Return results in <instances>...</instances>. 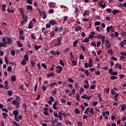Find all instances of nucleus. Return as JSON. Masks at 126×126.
<instances>
[{"instance_id": "33", "label": "nucleus", "mask_w": 126, "mask_h": 126, "mask_svg": "<svg viewBox=\"0 0 126 126\" xmlns=\"http://www.w3.org/2000/svg\"><path fill=\"white\" fill-rule=\"evenodd\" d=\"M59 63L60 65H62V66H64V63H63V60H60L59 61Z\"/></svg>"}, {"instance_id": "20", "label": "nucleus", "mask_w": 126, "mask_h": 126, "mask_svg": "<svg viewBox=\"0 0 126 126\" xmlns=\"http://www.w3.org/2000/svg\"><path fill=\"white\" fill-rule=\"evenodd\" d=\"M49 24H50V25L54 26V25H55L56 24V21L52 20L49 22Z\"/></svg>"}, {"instance_id": "38", "label": "nucleus", "mask_w": 126, "mask_h": 126, "mask_svg": "<svg viewBox=\"0 0 126 126\" xmlns=\"http://www.w3.org/2000/svg\"><path fill=\"white\" fill-rule=\"evenodd\" d=\"M106 11L108 12V13H112V9L111 8H107L106 9Z\"/></svg>"}, {"instance_id": "6", "label": "nucleus", "mask_w": 126, "mask_h": 126, "mask_svg": "<svg viewBox=\"0 0 126 126\" xmlns=\"http://www.w3.org/2000/svg\"><path fill=\"white\" fill-rule=\"evenodd\" d=\"M62 37H58L57 39V43H55L54 46H55V47H58V46H60L61 45H62Z\"/></svg>"}, {"instance_id": "49", "label": "nucleus", "mask_w": 126, "mask_h": 126, "mask_svg": "<svg viewBox=\"0 0 126 126\" xmlns=\"http://www.w3.org/2000/svg\"><path fill=\"white\" fill-rule=\"evenodd\" d=\"M41 66H42V67H44L45 69H47V65H46L45 63H42Z\"/></svg>"}, {"instance_id": "29", "label": "nucleus", "mask_w": 126, "mask_h": 126, "mask_svg": "<svg viewBox=\"0 0 126 126\" xmlns=\"http://www.w3.org/2000/svg\"><path fill=\"white\" fill-rule=\"evenodd\" d=\"M50 37H55V35H56V33H55V32L51 31L50 32Z\"/></svg>"}, {"instance_id": "48", "label": "nucleus", "mask_w": 126, "mask_h": 126, "mask_svg": "<svg viewBox=\"0 0 126 126\" xmlns=\"http://www.w3.org/2000/svg\"><path fill=\"white\" fill-rule=\"evenodd\" d=\"M7 12L9 13H13L14 12V10H9V9L7 8Z\"/></svg>"}, {"instance_id": "64", "label": "nucleus", "mask_w": 126, "mask_h": 126, "mask_svg": "<svg viewBox=\"0 0 126 126\" xmlns=\"http://www.w3.org/2000/svg\"><path fill=\"white\" fill-rule=\"evenodd\" d=\"M121 120H122V121H123V122H125V121L126 120V116H122L121 117Z\"/></svg>"}, {"instance_id": "46", "label": "nucleus", "mask_w": 126, "mask_h": 126, "mask_svg": "<svg viewBox=\"0 0 126 126\" xmlns=\"http://www.w3.org/2000/svg\"><path fill=\"white\" fill-rule=\"evenodd\" d=\"M4 61L6 64H8V60L7 59V58L6 57H4Z\"/></svg>"}, {"instance_id": "16", "label": "nucleus", "mask_w": 126, "mask_h": 126, "mask_svg": "<svg viewBox=\"0 0 126 126\" xmlns=\"http://www.w3.org/2000/svg\"><path fill=\"white\" fill-rule=\"evenodd\" d=\"M19 114V112H18V110H14V111L13 112V115L14 116H15V117L18 116Z\"/></svg>"}, {"instance_id": "17", "label": "nucleus", "mask_w": 126, "mask_h": 126, "mask_svg": "<svg viewBox=\"0 0 126 126\" xmlns=\"http://www.w3.org/2000/svg\"><path fill=\"white\" fill-rule=\"evenodd\" d=\"M33 22L31 21L28 25V28L29 29H32V28H33Z\"/></svg>"}, {"instance_id": "27", "label": "nucleus", "mask_w": 126, "mask_h": 126, "mask_svg": "<svg viewBox=\"0 0 126 126\" xmlns=\"http://www.w3.org/2000/svg\"><path fill=\"white\" fill-rule=\"evenodd\" d=\"M55 85H57V83L53 82L49 85V87H55Z\"/></svg>"}, {"instance_id": "22", "label": "nucleus", "mask_w": 126, "mask_h": 126, "mask_svg": "<svg viewBox=\"0 0 126 126\" xmlns=\"http://www.w3.org/2000/svg\"><path fill=\"white\" fill-rule=\"evenodd\" d=\"M121 111H125L126 109V105L122 104L121 105Z\"/></svg>"}, {"instance_id": "31", "label": "nucleus", "mask_w": 126, "mask_h": 126, "mask_svg": "<svg viewBox=\"0 0 126 126\" xmlns=\"http://www.w3.org/2000/svg\"><path fill=\"white\" fill-rule=\"evenodd\" d=\"M11 81H16V77H15V75H13L11 77Z\"/></svg>"}, {"instance_id": "54", "label": "nucleus", "mask_w": 126, "mask_h": 126, "mask_svg": "<svg viewBox=\"0 0 126 126\" xmlns=\"http://www.w3.org/2000/svg\"><path fill=\"white\" fill-rule=\"evenodd\" d=\"M67 52H69V48H66L65 50L63 51V54L67 53Z\"/></svg>"}, {"instance_id": "8", "label": "nucleus", "mask_w": 126, "mask_h": 126, "mask_svg": "<svg viewBox=\"0 0 126 126\" xmlns=\"http://www.w3.org/2000/svg\"><path fill=\"white\" fill-rule=\"evenodd\" d=\"M39 13L40 14V15H42L43 19H46V18H47V14L45 12L43 11L42 12V13H41V11L39 10Z\"/></svg>"}, {"instance_id": "42", "label": "nucleus", "mask_w": 126, "mask_h": 126, "mask_svg": "<svg viewBox=\"0 0 126 126\" xmlns=\"http://www.w3.org/2000/svg\"><path fill=\"white\" fill-rule=\"evenodd\" d=\"M78 42V40H76L73 43V47H75L77 45V43Z\"/></svg>"}, {"instance_id": "52", "label": "nucleus", "mask_w": 126, "mask_h": 126, "mask_svg": "<svg viewBox=\"0 0 126 126\" xmlns=\"http://www.w3.org/2000/svg\"><path fill=\"white\" fill-rule=\"evenodd\" d=\"M82 92H84V89L83 88L81 87L80 91H79V93L80 94H81Z\"/></svg>"}, {"instance_id": "56", "label": "nucleus", "mask_w": 126, "mask_h": 126, "mask_svg": "<svg viewBox=\"0 0 126 126\" xmlns=\"http://www.w3.org/2000/svg\"><path fill=\"white\" fill-rule=\"evenodd\" d=\"M48 12L50 14L54 13V9H49Z\"/></svg>"}, {"instance_id": "1", "label": "nucleus", "mask_w": 126, "mask_h": 126, "mask_svg": "<svg viewBox=\"0 0 126 126\" xmlns=\"http://www.w3.org/2000/svg\"><path fill=\"white\" fill-rule=\"evenodd\" d=\"M2 42L4 43L5 45H7V44L8 45H10L11 43H12V39H11V37L6 36V37H3L2 39Z\"/></svg>"}, {"instance_id": "7", "label": "nucleus", "mask_w": 126, "mask_h": 126, "mask_svg": "<svg viewBox=\"0 0 126 126\" xmlns=\"http://www.w3.org/2000/svg\"><path fill=\"white\" fill-rule=\"evenodd\" d=\"M50 54H51V55H53V56H60V55L62 54V52H60L59 51H51Z\"/></svg>"}, {"instance_id": "13", "label": "nucleus", "mask_w": 126, "mask_h": 126, "mask_svg": "<svg viewBox=\"0 0 126 126\" xmlns=\"http://www.w3.org/2000/svg\"><path fill=\"white\" fill-rule=\"evenodd\" d=\"M105 42H106V49H109V48H110V46H111L110 41H109V40L107 39L106 40Z\"/></svg>"}, {"instance_id": "55", "label": "nucleus", "mask_w": 126, "mask_h": 126, "mask_svg": "<svg viewBox=\"0 0 126 126\" xmlns=\"http://www.w3.org/2000/svg\"><path fill=\"white\" fill-rule=\"evenodd\" d=\"M110 79L112 80H115V79H117V76H112L110 77Z\"/></svg>"}, {"instance_id": "21", "label": "nucleus", "mask_w": 126, "mask_h": 126, "mask_svg": "<svg viewBox=\"0 0 126 126\" xmlns=\"http://www.w3.org/2000/svg\"><path fill=\"white\" fill-rule=\"evenodd\" d=\"M82 30V27H80V26H77L75 28V31H80V30Z\"/></svg>"}, {"instance_id": "9", "label": "nucleus", "mask_w": 126, "mask_h": 126, "mask_svg": "<svg viewBox=\"0 0 126 126\" xmlns=\"http://www.w3.org/2000/svg\"><path fill=\"white\" fill-rule=\"evenodd\" d=\"M111 91L112 95H114L115 98H117V97H118L119 96V94L118 93L116 92V91H115V90H114V89H111Z\"/></svg>"}, {"instance_id": "36", "label": "nucleus", "mask_w": 126, "mask_h": 126, "mask_svg": "<svg viewBox=\"0 0 126 126\" xmlns=\"http://www.w3.org/2000/svg\"><path fill=\"white\" fill-rule=\"evenodd\" d=\"M19 39L20 40H23V41H24L25 40V37H24L23 35H20Z\"/></svg>"}, {"instance_id": "26", "label": "nucleus", "mask_w": 126, "mask_h": 126, "mask_svg": "<svg viewBox=\"0 0 126 126\" xmlns=\"http://www.w3.org/2000/svg\"><path fill=\"white\" fill-rule=\"evenodd\" d=\"M89 36L88 37V38L86 37L85 38V39H84V40L83 41V42L84 43H88V42H89Z\"/></svg>"}, {"instance_id": "35", "label": "nucleus", "mask_w": 126, "mask_h": 126, "mask_svg": "<svg viewBox=\"0 0 126 126\" xmlns=\"http://www.w3.org/2000/svg\"><path fill=\"white\" fill-rule=\"evenodd\" d=\"M17 45L18 46V47H19V48H22V43H21L20 41H18L17 42Z\"/></svg>"}, {"instance_id": "40", "label": "nucleus", "mask_w": 126, "mask_h": 126, "mask_svg": "<svg viewBox=\"0 0 126 126\" xmlns=\"http://www.w3.org/2000/svg\"><path fill=\"white\" fill-rule=\"evenodd\" d=\"M27 1L29 4H33L32 0H27Z\"/></svg>"}, {"instance_id": "15", "label": "nucleus", "mask_w": 126, "mask_h": 126, "mask_svg": "<svg viewBox=\"0 0 126 126\" xmlns=\"http://www.w3.org/2000/svg\"><path fill=\"white\" fill-rule=\"evenodd\" d=\"M107 53L109 55H110V56H113V55H114V52H113V50L112 49H108L107 51Z\"/></svg>"}, {"instance_id": "62", "label": "nucleus", "mask_w": 126, "mask_h": 126, "mask_svg": "<svg viewBox=\"0 0 126 126\" xmlns=\"http://www.w3.org/2000/svg\"><path fill=\"white\" fill-rule=\"evenodd\" d=\"M110 75H118V72L116 71L112 72Z\"/></svg>"}, {"instance_id": "25", "label": "nucleus", "mask_w": 126, "mask_h": 126, "mask_svg": "<svg viewBox=\"0 0 126 126\" xmlns=\"http://www.w3.org/2000/svg\"><path fill=\"white\" fill-rule=\"evenodd\" d=\"M6 8V4H2V11H6L5 9Z\"/></svg>"}, {"instance_id": "3", "label": "nucleus", "mask_w": 126, "mask_h": 126, "mask_svg": "<svg viewBox=\"0 0 126 126\" xmlns=\"http://www.w3.org/2000/svg\"><path fill=\"white\" fill-rule=\"evenodd\" d=\"M94 37L97 39H102V44H105V35L103 36L101 34H98L97 36Z\"/></svg>"}, {"instance_id": "12", "label": "nucleus", "mask_w": 126, "mask_h": 126, "mask_svg": "<svg viewBox=\"0 0 126 126\" xmlns=\"http://www.w3.org/2000/svg\"><path fill=\"white\" fill-rule=\"evenodd\" d=\"M115 67L116 68H118V69H119V70H122V69H123V68L122 67V64H121L116 63L115 64Z\"/></svg>"}, {"instance_id": "24", "label": "nucleus", "mask_w": 126, "mask_h": 126, "mask_svg": "<svg viewBox=\"0 0 126 126\" xmlns=\"http://www.w3.org/2000/svg\"><path fill=\"white\" fill-rule=\"evenodd\" d=\"M112 27H112V26H108L106 28V31L108 33H110V30L111 31Z\"/></svg>"}, {"instance_id": "53", "label": "nucleus", "mask_w": 126, "mask_h": 126, "mask_svg": "<svg viewBox=\"0 0 126 126\" xmlns=\"http://www.w3.org/2000/svg\"><path fill=\"white\" fill-rule=\"evenodd\" d=\"M27 63L25 60H23L21 62L22 65H25Z\"/></svg>"}, {"instance_id": "58", "label": "nucleus", "mask_w": 126, "mask_h": 126, "mask_svg": "<svg viewBox=\"0 0 126 126\" xmlns=\"http://www.w3.org/2000/svg\"><path fill=\"white\" fill-rule=\"evenodd\" d=\"M89 112V107H88L86 109L84 112V114H88Z\"/></svg>"}, {"instance_id": "61", "label": "nucleus", "mask_w": 126, "mask_h": 126, "mask_svg": "<svg viewBox=\"0 0 126 126\" xmlns=\"http://www.w3.org/2000/svg\"><path fill=\"white\" fill-rule=\"evenodd\" d=\"M84 87L85 89H88L89 88V84H86L84 86Z\"/></svg>"}, {"instance_id": "37", "label": "nucleus", "mask_w": 126, "mask_h": 126, "mask_svg": "<svg viewBox=\"0 0 126 126\" xmlns=\"http://www.w3.org/2000/svg\"><path fill=\"white\" fill-rule=\"evenodd\" d=\"M90 113L92 115H94V109H93V108H91L90 110Z\"/></svg>"}, {"instance_id": "11", "label": "nucleus", "mask_w": 126, "mask_h": 126, "mask_svg": "<svg viewBox=\"0 0 126 126\" xmlns=\"http://www.w3.org/2000/svg\"><path fill=\"white\" fill-rule=\"evenodd\" d=\"M96 35V33L94 32H91L90 34L89 35V39H91V38H93L94 36Z\"/></svg>"}, {"instance_id": "34", "label": "nucleus", "mask_w": 126, "mask_h": 126, "mask_svg": "<svg viewBox=\"0 0 126 126\" xmlns=\"http://www.w3.org/2000/svg\"><path fill=\"white\" fill-rule=\"evenodd\" d=\"M6 44H5V43L3 42H0V47H6Z\"/></svg>"}, {"instance_id": "30", "label": "nucleus", "mask_w": 126, "mask_h": 126, "mask_svg": "<svg viewBox=\"0 0 126 126\" xmlns=\"http://www.w3.org/2000/svg\"><path fill=\"white\" fill-rule=\"evenodd\" d=\"M120 12V10H113L112 11V13L113 14V15H115L116 13H118Z\"/></svg>"}, {"instance_id": "50", "label": "nucleus", "mask_w": 126, "mask_h": 126, "mask_svg": "<svg viewBox=\"0 0 126 126\" xmlns=\"http://www.w3.org/2000/svg\"><path fill=\"white\" fill-rule=\"evenodd\" d=\"M20 13H21V15L24 14V12L23 11V9L22 8H20L19 9Z\"/></svg>"}, {"instance_id": "10", "label": "nucleus", "mask_w": 126, "mask_h": 126, "mask_svg": "<svg viewBox=\"0 0 126 126\" xmlns=\"http://www.w3.org/2000/svg\"><path fill=\"white\" fill-rule=\"evenodd\" d=\"M15 120L16 121V122H19L20 120H22V115H19V116H15Z\"/></svg>"}, {"instance_id": "23", "label": "nucleus", "mask_w": 126, "mask_h": 126, "mask_svg": "<svg viewBox=\"0 0 126 126\" xmlns=\"http://www.w3.org/2000/svg\"><path fill=\"white\" fill-rule=\"evenodd\" d=\"M28 18L27 17H26L24 20L22 21L21 22V25L22 26H23L24 25V23H26V20H27Z\"/></svg>"}, {"instance_id": "4", "label": "nucleus", "mask_w": 126, "mask_h": 126, "mask_svg": "<svg viewBox=\"0 0 126 126\" xmlns=\"http://www.w3.org/2000/svg\"><path fill=\"white\" fill-rule=\"evenodd\" d=\"M62 70H63V67H62V66L59 65L56 67V71L57 73H61Z\"/></svg>"}, {"instance_id": "63", "label": "nucleus", "mask_w": 126, "mask_h": 126, "mask_svg": "<svg viewBox=\"0 0 126 126\" xmlns=\"http://www.w3.org/2000/svg\"><path fill=\"white\" fill-rule=\"evenodd\" d=\"M105 93H109L110 92V89L106 88L105 89Z\"/></svg>"}, {"instance_id": "14", "label": "nucleus", "mask_w": 126, "mask_h": 126, "mask_svg": "<svg viewBox=\"0 0 126 126\" xmlns=\"http://www.w3.org/2000/svg\"><path fill=\"white\" fill-rule=\"evenodd\" d=\"M63 113H62L61 111L58 113V118L60 121H63Z\"/></svg>"}, {"instance_id": "39", "label": "nucleus", "mask_w": 126, "mask_h": 126, "mask_svg": "<svg viewBox=\"0 0 126 126\" xmlns=\"http://www.w3.org/2000/svg\"><path fill=\"white\" fill-rule=\"evenodd\" d=\"M41 47H42L41 45H39L38 46V45H35L34 49L38 50H39V49H40V48H41Z\"/></svg>"}, {"instance_id": "47", "label": "nucleus", "mask_w": 126, "mask_h": 126, "mask_svg": "<svg viewBox=\"0 0 126 126\" xmlns=\"http://www.w3.org/2000/svg\"><path fill=\"white\" fill-rule=\"evenodd\" d=\"M101 24V22L97 21L94 23L95 26H98Z\"/></svg>"}, {"instance_id": "28", "label": "nucleus", "mask_w": 126, "mask_h": 126, "mask_svg": "<svg viewBox=\"0 0 126 126\" xmlns=\"http://www.w3.org/2000/svg\"><path fill=\"white\" fill-rule=\"evenodd\" d=\"M24 58L26 62H28V61H29V58H28V56L27 55H25Z\"/></svg>"}, {"instance_id": "19", "label": "nucleus", "mask_w": 126, "mask_h": 126, "mask_svg": "<svg viewBox=\"0 0 126 126\" xmlns=\"http://www.w3.org/2000/svg\"><path fill=\"white\" fill-rule=\"evenodd\" d=\"M57 103L58 102L57 101H55V103L53 104V108L54 110H58V107H57Z\"/></svg>"}, {"instance_id": "51", "label": "nucleus", "mask_w": 126, "mask_h": 126, "mask_svg": "<svg viewBox=\"0 0 126 126\" xmlns=\"http://www.w3.org/2000/svg\"><path fill=\"white\" fill-rule=\"evenodd\" d=\"M53 115H54L55 118H58L59 117V116L58 115V113L56 112V111L54 112Z\"/></svg>"}, {"instance_id": "45", "label": "nucleus", "mask_w": 126, "mask_h": 126, "mask_svg": "<svg viewBox=\"0 0 126 126\" xmlns=\"http://www.w3.org/2000/svg\"><path fill=\"white\" fill-rule=\"evenodd\" d=\"M79 99H80V96H79V94H77L76 95V99L77 101H79Z\"/></svg>"}, {"instance_id": "57", "label": "nucleus", "mask_w": 126, "mask_h": 126, "mask_svg": "<svg viewBox=\"0 0 126 126\" xmlns=\"http://www.w3.org/2000/svg\"><path fill=\"white\" fill-rule=\"evenodd\" d=\"M11 55H12V56H15V51H14V50H11Z\"/></svg>"}, {"instance_id": "2", "label": "nucleus", "mask_w": 126, "mask_h": 126, "mask_svg": "<svg viewBox=\"0 0 126 126\" xmlns=\"http://www.w3.org/2000/svg\"><path fill=\"white\" fill-rule=\"evenodd\" d=\"M18 101H20V97H17L16 100H12V105H16V109H18L19 108V106L20 105V102H18Z\"/></svg>"}, {"instance_id": "44", "label": "nucleus", "mask_w": 126, "mask_h": 126, "mask_svg": "<svg viewBox=\"0 0 126 126\" xmlns=\"http://www.w3.org/2000/svg\"><path fill=\"white\" fill-rule=\"evenodd\" d=\"M7 93V94L8 95V96L12 95V92H11V91H8Z\"/></svg>"}, {"instance_id": "59", "label": "nucleus", "mask_w": 126, "mask_h": 126, "mask_svg": "<svg viewBox=\"0 0 126 126\" xmlns=\"http://www.w3.org/2000/svg\"><path fill=\"white\" fill-rule=\"evenodd\" d=\"M87 97V94H84V95L81 96V98H82V99H86Z\"/></svg>"}, {"instance_id": "5", "label": "nucleus", "mask_w": 126, "mask_h": 126, "mask_svg": "<svg viewBox=\"0 0 126 126\" xmlns=\"http://www.w3.org/2000/svg\"><path fill=\"white\" fill-rule=\"evenodd\" d=\"M98 4L99 5L100 7H101V8H105V7H106V2L104 1L99 2Z\"/></svg>"}, {"instance_id": "32", "label": "nucleus", "mask_w": 126, "mask_h": 126, "mask_svg": "<svg viewBox=\"0 0 126 126\" xmlns=\"http://www.w3.org/2000/svg\"><path fill=\"white\" fill-rule=\"evenodd\" d=\"M54 75V73H50L47 74V77H53Z\"/></svg>"}, {"instance_id": "41", "label": "nucleus", "mask_w": 126, "mask_h": 126, "mask_svg": "<svg viewBox=\"0 0 126 126\" xmlns=\"http://www.w3.org/2000/svg\"><path fill=\"white\" fill-rule=\"evenodd\" d=\"M2 116L4 119H5L8 117V115L6 113H2Z\"/></svg>"}, {"instance_id": "43", "label": "nucleus", "mask_w": 126, "mask_h": 126, "mask_svg": "<svg viewBox=\"0 0 126 126\" xmlns=\"http://www.w3.org/2000/svg\"><path fill=\"white\" fill-rule=\"evenodd\" d=\"M82 21H83L84 22H86L87 21H89V19L88 18H83L82 19Z\"/></svg>"}, {"instance_id": "60", "label": "nucleus", "mask_w": 126, "mask_h": 126, "mask_svg": "<svg viewBox=\"0 0 126 126\" xmlns=\"http://www.w3.org/2000/svg\"><path fill=\"white\" fill-rule=\"evenodd\" d=\"M71 62L73 65L75 66V65H76V64H77V63H76V62L74 60H72Z\"/></svg>"}, {"instance_id": "18", "label": "nucleus", "mask_w": 126, "mask_h": 126, "mask_svg": "<svg viewBox=\"0 0 126 126\" xmlns=\"http://www.w3.org/2000/svg\"><path fill=\"white\" fill-rule=\"evenodd\" d=\"M32 8H33V7H32V6H31L30 5H28L26 6V9L27 10H31V11H32Z\"/></svg>"}]
</instances>
